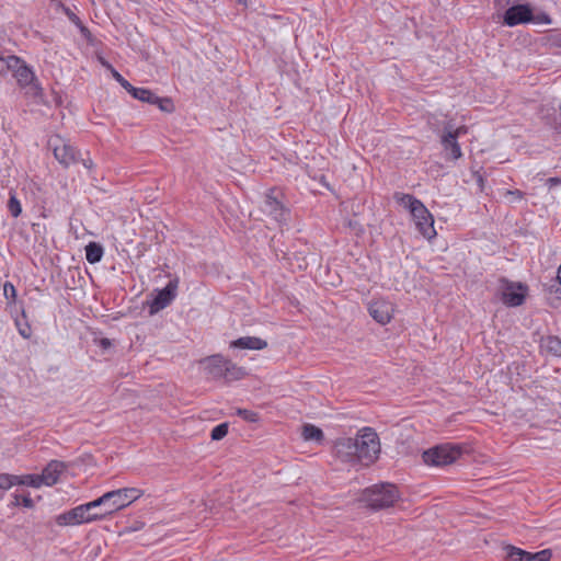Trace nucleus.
I'll use <instances>...</instances> for the list:
<instances>
[{"mask_svg":"<svg viewBox=\"0 0 561 561\" xmlns=\"http://www.w3.org/2000/svg\"><path fill=\"white\" fill-rule=\"evenodd\" d=\"M335 455L344 462L369 466L380 454V440L370 427H364L355 437L341 438L334 446Z\"/></svg>","mask_w":561,"mask_h":561,"instance_id":"f257e3e1","label":"nucleus"},{"mask_svg":"<svg viewBox=\"0 0 561 561\" xmlns=\"http://www.w3.org/2000/svg\"><path fill=\"white\" fill-rule=\"evenodd\" d=\"M393 198L399 205L410 211L417 230L424 238L432 240L436 237L434 218L420 199L415 198L413 195L404 193H396Z\"/></svg>","mask_w":561,"mask_h":561,"instance_id":"f03ea898","label":"nucleus"},{"mask_svg":"<svg viewBox=\"0 0 561 561\" xmlns=\"http://www.w3.org/2000/svg\"><path fill=\"white\" fill-rule=\"evenodd\" d=\"M142 494L144 491L138 488H123L104 493L96 499L102 519L127 507Z\"/></svg>","mask_w":561,"mask_h":561,"instance_id":"7ed1b4c3","label":"nucleus"},{"mask_svg":"<svg viewBox=\"0 0 561 561\" xmlns=\"http://www.w3.org/2000/svg\"><path fill=\"white\" fill-rule=\"evenodd\" d=\"M201 365L205 374L210 379H226L228 381L239 380L244 375L245 371L242 367L237 366L230 359L224 357L220 354L208 356L201 360Z\"/></svg>","mask_w":561,"mask_h":561,"instance_id":"20e7f679","label":"nucleus"},{"mask_svg":"<svg viewBox=\"0 0 561 561\" xmlns=\"http://www.w3.org/2000/svg\"><path fill=\"white\" fill-rule=\"evenodd\" d=\"M5 64L9 70L12 71L18 84L26 89V93L33 98L43 96V88L36 79L33 70L16 56H8Z\"/></svg>","mask_w":561,"mask_h":561,"instance_id":"39448f33","label":"nucleus"},{"mask_svg":"<svg viewBox=\"0 0 561 561\" xmlns=\"http://www.w3.org/2000/svg\"><path fill=\"white\" fill-rule=\"evenodd\" d=\"M400 499L394 484H375L363 492L362 501L373 510H382L392 506Z\"/></svg>","mask_w":561,"mask_h":561,"instance_id":"423d86ee","label":"nucleus"},{"mask_svg":"<svg viewBox=\"0 0 561 561\" xmlns=\"http://www.w3.org/2000/svg\"><path fill=\"white\" fill-rule=\"evenodd\" d=\"M99 510L96 500L88 502L85 504L78 505L72 510L62 513L56 517V523L59 526H75L81 524H88L95 520H102V515Z\"/></svg>","mask_w":561,"mask_h":561,"instance_id":"0eeeda50","label":"nucleus"},{"mask_svg":"<svg viewBox=\"0 0 561 561\" xmlns=\"http://www.w3.org/2000/svg\"><path fill=\"white\" fill-rule=\"evenodd\" d=\"M463 447L458 444H442L423 453V460L431 466H447L462 455Z\"/></svg>","mask_w":561,"mask_h":561,"instance_id":"6e6552de","label":"nucleus"},{"mask_svg":"<svg viewBox=\"0 0 561 561\" xmlns=\"http://www.w3.org/2000/svg\"><path fill=\"white\" fill-rule=\"evenodd\" d=\"M501 299L508 307L522 306L528 294V286L519 282L502 280Z\"/></svg>","mask_w":561,"mask_h":561,"instance_id":"1a4fd4ad","label":"nucleus"},{"mask_svg":"<svg viewBox=\"0 0 561 561\" xmlns=\"http://www.w3.org/2000/svg\"><path fill=\"white\" fill-rule=\"evenodd\" d=\"M49 147L53 149L55 158L65 167L77 162L78 152L73 146L60 136H53L48 140Z\"/></svg>","mask_w":561,"mask_h":561,"instance_id":"9d476101","label":"nucleus"},{"mask_svg":"<svg viewBox=\"0 0 561 561\" xmlns=\"http://www.w3.org/2000/svg\"><path fill=\"white\" fill-rule=\"evenodd\" d=\"M179 283V278L175 277L171 279L163 289L158 290L156 297L149 305L151 314L167 308L175 299Z\"/></svg>","mask_w":561,"mask_h":561,"instance_id":"9b49d317","label":"nucleus"},{"mask_svg":"<svg viewBox=\"0 0 561 561\" xmlns=\"http://www.w3.org/2000/svg\"><path fill=\"white\" fill-rule=\"evenodd\" d=\"M465 133V127H459L455 130L446 129L444 131L442 136V146L447 159L458 160L462 157L461 148L457 139Z\"/></svg>","mask_w":561,"mask_h":561,"instance_id":"f8f14e48","label":"nucleus"},{"mask_svg":"<svg viewBox=\"0 0 561 561\" xmlns=\"http://www.w3.org/2000/svg\"><path fill=\"white\" fill-rule=\"evenodd\" d=\"M135 99L152 105H157L161 111L171 113L174 110V104L169 98H160L152 91L144 88H133L129 92Z\"/></svg>","mask_w":561,"mask_h":561,"instance_id":"ddd939ff","label":"nucleus"},{"mask_svg":"<svg viewBox=\"0 0 561 561\" xmlns=\"http://www.w3.org/2000/svg\"><path fill=\"white\" fill-rule=\"evenodd\" d=\"M533 21V10L529 4H516L508 8L503 16V24L510 27Z\"/></svg>","mask_w":561,"mask_h":561,"instance_id":"4468645a","label":"nucleus"},{"mask_svg":"<svg viewBox=\"0 0 561 561\" xmlns=\"http://www.w3.org/2000/svg\"><path fill=\"white\" fill-rule=\"evenodd\" d=\"M369 314L380 324H387L393 317V306L385 299H375L369 304Z\"/></svg>","mask_w":561,"mask_h":561,"instance_id":"2eb2a0df","label":"nucleus"},{"mask_svg":"<svg viewBox=\"0 0 561 561\" xmlns=\"http://www.w3.org/2000/svg\"><path fill=\"white\" fill-rule=\"evenodd\" d=\"M66 468L67 466L62 461H49L39 474L42 485L51 486L56 484L59 480V476L66 470Z\"/></svg>","mask_w":561,"mask_h":561,"instance_id":"dca6fc26","label":"nucleus"},{"mask_svg":"<svg viewBox=\"0 0 561 561\" xmlns=\"http://www.w3.org/2000/svg\"><path fill=\"white\" fill-rule=\"evenodd\" d=\"M262 209L265 214L271 216L274 220L282 224L287 220L288 211L284 208L283 204L276 196L266 195L263 202Z\"/></svg>","mask_w":561,"mask_h":561,"instance_id":"f3484780","label":"nucleus"},{"mask_svg":"<svg viewBox=\"0 0 561 561\" xmlns=\"http://www.w3.org/2000/svg\"><path fill=\"white\" fill-rule=\"evenodd\" d=\"M230 347L260 351L267 347V342L256 336H242L230 342Z\"/></svg>","mask_w":561,"mask_h":561,"instance_id":"a211bd4d","label":"nucleus"},{"mask_svg":"<svg viewBox=\"0 0 561 561\" xmlns=\"http://www.w3.org/2000/svg\"><path fill=\"white\" fill-rule=\"evenodd\" d=\"M104 254L103 247L98 242H89L85 247V259L89 263H99Z\"/></svg>","mask_w":561,"mask_h":561,"instance_id":"6ab92c4d","label":"nucleus"},{"mask_svg":"<svg viewBox=\"0 0 561 561\" xmlns=\"http://www.w3.org/2000/svg\"><path fill=\"white\" fill-rule=\"evenodd\" d=\"M301 435L306 442L321 443L324 438L322 430L312 424H305Z\"/></svg>","mask_w":561,"mask_h":561,"instance_id":"aec40b11","label":"nucleus"},{"mask_svg":"<svg viewBox=\"0 0 561 561\" xmlns=\"http://www.w3.org/2000/svg\"><path fill=\"white\" fill-rule=\"evenodd\" d=\"M542 346L554 356H561V340L558 336H548L542 340Z\"/></svg>","mask_w":561,"mask_h":561,"instance_id":"412c9836","label":"nucleus"},{"mask_svg":"<svg viewBox=\"0 0 561 561\" xmlns=\"http://www.w3.org/2000/svg\"><path fill=\"white\" fill-rule=\"evenodd\" d=\"M18 485H27L38 489L42 486L39 474L18 476Z\"/></svg>","mask_w":561,"mask_h":561,"instance_id":"4be33fe9","label":"nucleus"},{"mask_svg":"<svg viewBox=\"0 0 561 561\" xmlns=\"http://www.w3.org/2000/svg\"><path fill=\"white\" fill-rule=\"evenodd\" d=\"M8 209L12 217L16 218L22 213V206L20 201L16 198V195L14 192L10 191V198L8 201Z\"/></svg>","mask_w":561,"mask_h":561,"instance_id":"5701e85b","label":"nucleus"},{"mask_svg":"<svg viewBox=\"0 0 561 561\" xmlns=\"http://www.w3.org/2000/svg\"><path fill=\"white\" fill-rule=\"evenodd\" d=\"M15 325L18 328V331L19 333L24 337V339H28L32 334V329H31V325L27 323L26 319H25V313L24 311L22 312V317L21 318H16L15 319Z\"/></svg>","mask_w":561,"mask_h":561,"instance_id":"b1692460","label":"nucleus"},{"mask_svg":"<svg viewBox=\"0 0 561 561\" xmlns=\"http://www.w3.org/2000/svg\"><path fill=\"white\" fill-rule=\"evenodd\" d=\"M524 561H549L551 552L549 550H541L535 553L524 551Z\"/></svg>","mask_w":561,"mask_h":561,"instance_id":"393cba45","label":"nucleus"},{"mask_svg":"<svg viewBox=\"0 0 561 561\" xmlns=\"http://www.w3.org/2000/svg\"><path fill=\"white\" fill-rule=\"evenodd\" d=\"M14 485H18V476L10 474V473H0V489L1 490H9L13 488Z\"/></svg>","mask_w":561,"mask_h":561,"instance_id":"a878e982","label":"nucleus"},{"mask_svg":"<svg viewBox=\"0 0 561 561\" xmlns=\"http://www.w3.org/2000/svg\"><path fill=\"white\" fill-rule=\"evenodd\" d=\"M228 434V424L221 423L215 426L210 433V437L213 440H220Z\"/></svg>","mask_w":561,"mask_h":561,"instance_id":"bb28decb","label":"nucleus"},{"mask_svg":"<svg viewBox=\"0 0 561 561\" xmlns=\"http://www.w3.org/2000/svg\"><path fill=\"white\" fill-rule=\"evenodd\" d=\"M3 295L8 302H14L16 299V289L11 282H5L3 285Z\"/></svg>","mask_w":561,"mask_h":561,"instance_id":"cd10ccee","label":"nucleus"},{"mask_svg":"<svg viewBox=\"0 0 561 561\" xmlns=\"http://www.w3.org/2000/svg\"><path fill=\"white\" fill-rule=\"evenodd\" d=\"M237 414L242 417L244 421L255 423L259 421V414L254 411L247 409H238Z\"/></svg>","mask_w":561,"mask_h":561,"instance_id":"c85d7f7f","label":"nucleus"},{"mask_svg":"<svg viewBox=\"0 0 561 561\" xmlns=\"http://www.w3.org/2000/svg\"><path fill=\"white\" fill-rule=\"evenodd\" d=\"M524 550L516 547L507 548V559L508 561H524Z\"/></svg>","mask_w":561,"mask_h":561,"instance_id":"c756f323","label":"nucleus"},{"mask_svg":"<svg viewBox=\"0 0 561 561\" xmlns=\"http://www.w3.org/2000/svg\"><path fill=\"white\" fill-rule=\"evenodd\" d=\"M113 78L129 93L134 85H131L118 71L112 69Z\"/></svg>","mask_w":561,"mask_h":561,"instance_id":"7c9ffc66","label":"nucleus"},{"mask_svg":"<svg viewBox=\"0 0 561 561\" xmlns=\"http://www.w3.org/2000/svg\"><path fill=\"white\" fill-rule=\"evenodd\" d=\"M13 497H14L13 505L18 506V505L22 504L24 507H28V508L34 506V502L30 495L19 496L18 494H14Z\"/></svg>","mask_w":561,"mask_h":561,"instance_id":"2f4dec72","label":"nucleus"},{"mask_svg":"<svg viewBox=\"0 0 561 561\" xmlns=\"http://www.w3.org/2000/svg\"><path fill=\"white\" fill-rule=\"evenodd\" d=\"M537 24H551L552 20L547 13H539L537 15L533 14V21Z\"/></svg>","mask_w":561,"mask_h":561,"instance_id":"473e14b6","label":"nucleus"},{"mask_svg":"<svg viewBox=\"0 0 561 561\" xmlns=\"http://www.w3.org/2000/svg\"><path fill=\"white\" fill-rule=\"evenodd\" d=\"M505 196H512L514 199L520 201L524 197V193L519 190L506 191Z\"/></svg>","mask_w":561,"mask_h":561,"instance_id":"72a5a7b5","label":"nucleus"},{"mask_svg":"<svg viewBox=\"0 0 561 561\" xmlns=\"http://www.w3.org/2000/svg\"><path fill=\"white\" fill-rule=\"evenodd\" d=\"M561 184V179L560 178H549L547 181H546V185L549 187V188H552L554 186H558Z\"/></svg>","mask_w":561,"mask_h":561,"instance_id":"f704fd0d","label":"nucleus"},{"mask_svg":"<svg viewBox=\"0 0 561 561\" xmlns=\"http://www.w3.org/2000/svg\"><path fill=\"white\" fill-rule=\"evenodd\" d=\"M82 164L87 169H92L93 168V161L90 158L82 159Z\"/></svg>","mask_w":561,"mask_h":561,"instance_id":"c9c22d12","label":"nucleus"},{"mask_svg":"<svg viewBox=\"0 0 561 561\" xmlns=\"http://www.w3.org/2000/svg\"><path fill=\"white\" fill-rule=\"evenodd\" d=\"M101 345H102L103 347H107V346H110V345H111V343H110V341H108L107 339H102V340H101Z\"/></svg>","mask_w":561,"mask_h":561,"instance_id":"e433bc0d","label":"nucleus"},{"mask_svg":"<svg viewBox=\"0 0 561 561\" xmlns=\"http://www.w3.org/2000/svg\"><path fill=\"white\" fill-rule=\"evenodd\" d=\"M240 4H243L244 7H248L250 1L249 0H238Z\"/></svg>","mask_w":561,"mask_h":561,"instance_id":"4c0bfd02","label":"nucleus"},{"mask_svg":"<svg viewBox=\"0 0 561 561\" xmlns=\"http://www.w3.org/2000/svg\"><path fill=\"white\" fill-rule=\"evenodd\" d=\"M557 278H558V280H559V283L561 285V264H560V267L558 270Z\"/></svg>","mask_w":561,"mask_h":561,"instance_id":"58836bf2","label":"nucleus"},{"mask_svg":"<svg viewBox=\"0 0 561 561\" xmlns=\"http://www.w3.org/2000/svg\"><path fill=\"white\" fill-rule=\"evenodd\" d=\"M72 21H73V22H76L77 24H79V23H80V20H79L77 16H73V18H72Z\"/></svg>","mask_w":561,"mask_h":561,"instance_id":"ea45409f","label":"nucleus"},{"mask_svg":"<svg viewBox=\"0 0 561 561\" xmlns=\"http://www.w3.org/2000/svg\"><path fill=\"white\" fill-rule=\"evenodd\" d=\"M557 44H558L559 46H561V39H560V41H558V43H557Z\"/></svg>","mask_w":561,"mask_h":561,"instance_id":"a19ab883","label":"nucleus"}]
</instances>
